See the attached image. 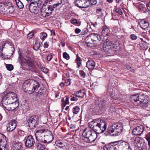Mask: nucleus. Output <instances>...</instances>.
<instances>
[{
    "instance_id": "obj_45",
    "label": "nucleus",
    "mask_w": 150,
    "mask_h": 150,
    "mask_svg": "<svg viewBox=\"0 0 150 150\" xmlns=\"http://www.w3.org/2000/svg\"><path fill=\"white\" fill-rule=\"evenodd\" d=\"M63 57L67 60H69L70 59L69 55L66 52H64L63 53Z\"/></svg>"
},
{
    "instance_id": "obj_39",
    "label": "nucleus",
    "mask_w": 150,
    "mask_h": 150,
    "mask_svg": "<svg viewBox=\"0 0 150 150\" xmlns=\"http://www.w3.org/2000/svg\"><path fill=\"white\" fill-rule=\"evenodd\" d=\"M145 138L148 142L149 147H150V132L146 134Z\"/></svg>"
},
{
    "instance_id": "obj_30",
    "label": "nucleus",
    "mask_w": 150,
    "mask_h": 150,
    "mask_svg": "<svg viewBox=\"0 0 150 150\" xmlns=\"http://www.w3.org/2000/svg\"><path fill=\"white\" fill-rule=\"evenodd\" d=\"M15 1L17 6L19 8H23L24 5L20 0H15Z\"/></svg>"
},
{
    "instance_id": "obj_64",
    "label": "nucleus",
    "mask_w": 150,
    "mask_h": 150,
    "mask_svg": "<svg viewBox=\"0 0 150 150\" xmlns=\"http://www.w3.org/2000/svg\"><path fill=\"white\" fill-rule=\"evenodd\" d=\"M48 44L47 42H45L44 44V47L45 48H46L48 47Z\"/></svg>"
},
{
    "instance_id": "obj_20",
    "label": "nucleus",
    "mask_w": 150,
    "mask_h": 150,
    "mask_svg": "<svg viewBox=\"0 0 150 150\" xmlns=\"http://www.w3.org/2000/svg\"><path fill=\"white\" fill-rule=\"evenodd\" d=\"M95 66V62L91 59L89 60L86 62V67L89 70L93 69Z\"/></svg>"
},
{
    "instance_id": "obj_56",
    "label": "nucleus",
    "mask_w": 150,
    "mask_h": 150,
    "mask_svg": "<svg viewBox=\"0 0 150 150\" xmlns=\"http://www.w3.org/2000/svg\"><path fill=\"white\" fill-rule=\"evenodd\" d=\"M52 55L51 54H50L48 55L47 57V61H50L51 60V59H52Z\"/></svg>"
},
{
    "instance_id": "obj_32",
    "label": "nucleus",
    "mask_w": 150,
    "mask_h": 150,
    "mask_svg": "<svg viewBox=\"0 0 150 150\" xmlns=\"http://www.w3.org/2000/svg\"><path fill=\"white\" fill-rule=\"evenodd\" d=\"M80 108L78 106H75L72 109V112L74 114H77L79 111Z\"/></svg>"
},
{
    "instance_id": "obj_18",
    "label": "nucleus",
    "mask_w": 150,
    "mask_h": 150,
    "mask_svg": "<svg viewBox=\"0 0 150 150\" xmlns=\"http://www.w3.org/2000/svg\"><path fill=\"white\" fill-rule=\"evenodd\" d=\"M7 138L2 134H0V147H5L7 144Z\"/></svg>"
},
{
    "instance_id": "obj_5",
    "label": "nucleus",
    "mask_w": 150,
    "mask_h": 150,
    "mask_svg": "<svg viewBox=\"0 0 150 150\" xmlns=\"http://www.w3.org/2000/svg\"><path fill=\"white\" fill-rule=\"evenodd\" d=\"M18 60L23 67L25 66L26 68L28 70L32 71L35 68L34 62L30 58L25 56L23 57L19 54Z\"/></svg>"
},
{
    "instance_id": "obj_63",
    "label": "nucleus",
    "mask_w": 150,
    "mask_h": 150,
    "mask_svg": "<svg viewBox=\"0 0 150 150\" xmlns=\"http://www.w3.org/2000/svg\"><path fill=\"white\" fill-rule=\"evenodd\" d=\"M59 5V4L57 3L55 4H53V5H50V6H52V8L53 9H54V8H55L57 7Z\"/></svg>"
},
{
    "instance_id": "obj_54",
    "label": "nucleus",
    "mask_w": 150,
    "mask_h": 150,
    "mask_svg": "<svg viewBox=\"0 0 150 150\" xmlns=\"http://www.w3.org/2000/svg\"><path fill=\"white\" fill-rule=\"evenodd\" d=\"M126 68L128 70H130L131 71L134 70V68L133 67H130L129 65H127L126 67Z\"/></svg>"
},
{
    "instance_id": "obj_15",
    "label": "nucleus",
    "mask_w": 150,
    "mask_h": 150,
    "mask_svg": "<svg viewBox=\"0 0 150 150\" xmlns=\"http://www.w3.org/2000/svg\"><path fill=\"white\" fill-rule=\"evenodd\" d=\"M17 125V121L13 120L10 121L7 125V130L8 131L12 132L16 127Z\"/></svg>"
},
{
    "instance_id": "obj_27",
    "label": "nucleus",
    "mask_w": 150,
    "mask_h": 150,
    "mask_svg": "<svg viewBox=\"0 0 150 150\" xmlns=\"http://www.w3.org/2000/svg\"><path fill=\"white\" fill-rule=\"evenodd\" d=\"M77 97L80 98H83L85 95V92L84 90L79 91L77 92L76 93Z\"/></svg>"
},
{
    "instance_id": "obj_1",
    "label": "nucleus",
    "mask_w": 150,
    "mask_h": 150,
    "mask_svg": "<svg viewBox=\"0 0 150 150\" xmlns=\"http://www.w3.org/2000/svg\"><path fill=\"white\" fill-rule=\"evenodd\" d=\"M36 140L40 142L49 143L54 139L52 132L47 129H41L37 130L35 134Z\"/></svg>"
},
{
    "instance_id": "obj_13",
    "label": "nucleus",
    "mask_w": 150,
    "mask_h": 150,
    "mask_svg": "<svg viewBox=\"0 0 150 150\" xmlns=\"http://www.w3.org/2000/svg\"><path fill=\"white\" fill-rule=\"evenodd\" d=\"M40 6L35 5L34 4H29L28 5L27 8L29 10L30 12L37 14L40 12L41 10L40 7Z\"/></svg>"
},
{
    "instance_id": "obj_48",
    "label": "nucleus",
    "mask_w": 150,
    "mask_h": 150,
    "mask_svg": "<svg viewBox=\"0 0 150 150\" xmlns=\"http://www.w3.org/2000/svg\"><path fill=\"white\" fill-rule=\"evenodd\" d=\"M130 39L132 40H135L137 38V35L134 34H131L130 35Z\"/></svg>"
},
{
    "instance_id": "obj_44",
    "label": "nucleus",
    "mask_w": 150,
    "mask_h": 150,
    "mask_svg": "<svg viewBox=\"0 0 150 150\" xmlns=\"http://www.w3.org/2000/svg\"><path fill=\"white\" fill-rule=\"evenodd\" d=\"M88 1L89 2V5L90 4L92 5H95L97 3L96 0H88Z\"/></svg>"
},
{
    "instance_id": "obj_12",
    "label": "nucleus",
    "mask_w": 150,
    "mask_h": 150,
    "mask_svg": "<svg viewBox=\"0 0 150 150\" xmlns=\"http://www.w3.org/2000/svg\"><path fill=\"white\" fill-rule=\"evenodd\" d=\"M53 10L52 6H50L47 7H43L41 10V13L43 16H48L52 14V11Z\"/></svg>"
},
{
    "instance_id": "obj_11",
    "label": "nucleus",
    "mask_w": 150,
    "mask_h": 150,
    "mask_svg": "<svg viewBox=\"0 0 150 150\" xmlns=\"http://www.w3.org/2000/svg\"><path fill=\"white\" fill-rule=\"evenodd\" d=\"M88 0H75L74 3L76 6L80 8H87L89 6Z\"/></svg>"
},
{
    "instance_id": "obj_41",
    "label": "nucleus",
    "mask_w": 150,
    "mask_h": 150,
    "mask_svg": "<svg viewBox=\"0 0 150 150\" xmlns=\"http://www.w3.org/2000/svg\"><path fill=\"white\" fill-rule=\"evenodd\" d=\"M76 60L77 62V65L78 66V67H79L81 64L80 62L81 59L78 55H76Z\"/></svg>"
},
{
    "instance_id": "obj_16",
    "label": "nucleus",
    "mask_w": 150,
    "mask_h": 150,
    "mask_svg": "<svg viewBox=\"0 0 150 150\" xmlns=\"http://www.w3.org/2000/svg\"><path fill=\"white\" fill-rule=\"evenodd\" d=\"M144 127L142 125H140L134 128L132 131L133 134L135 135H140L143 133Z\"/></svg>"
},
{
    "instance_id": "obj_25",
    "label": "nucleus",
    "mask_w": 150,
    "mask_h": 150,
    "mask_svg": "<svg viewBox=\"0 0 150 150\" xmlns=\"http://www.w3.org/2000/svg\"><path fill=\"white\" fill-rule=\"evenodd\" d=\"M120 141L113 142V147L114 150H119L120 148L122 146V144H119Z\"/></svg>"
},
{
    "instance_id": "obj_6",
    "label": "nucleus",
    "mask_w": 150,
    "mask_h": 150,
    "mask_svg": "<svg viewBox=\"0 0 150 150\" xmlns=\"http://www.w3.org/2000/svg\"><path fill=\"white\" fill-rule=\"evenodd\" d=\"M101 39V37L99 35L91 33L85 38V41L87 47H93L97 46L98 42Z\"/></svg>"
},
{
    "instance_id": "obj_28",
    "label": "nucleus",
    "mask_w": 150,
    "mask_h": 150,
    "mask_svg": "<svg viewBox=\"0 0 150 150\" xmlns=\"http://www.w3.org/2000/svg\"><path fill=\"white\" fill-rule=\"evenodd\" d=\"M102 33L103 35L104 34L108 35L110 34V30L106 26H103V27Z\"/></svg>"
},
{
    "instance_id": "obj_57",
    "label": "nucleus",
    "mask_w": 150,
    "mask_h": 150,
    "mask_svg": "<svg viewBox=\"0 0 150 150\" xmlns=\"http://www.w3.org/2000/svg\"><path fill=\"white\" fill-rule=\"evenodd\" d=\"M59 92L58 91H56L55 93V98H59L60 97V96H59Z\"/></svg>"
},
{
    "instance_id": "obj_55",
    "label": "nucleus",
    "mask_w": 150,
    "mask_h": 150,
    "mask_svg": "<svg viewBox=\"0 0 150 150\" xmlns=\"http://www.w3.org/2000/svg\"><path fill=\"white\" fill-rule=\"evenodd\" d=\"M34 35V33L33 32H31L28 34V36L29 38H31L33 37Z\"/></svg>"
},
{
    "instance_id": "obj_50",
    "label": "nucleus",
    "mask_w": 150,
    "mask_h": 150,
    "mask_svg": "<svg viewBox=\"0 0 150 150\" xmlns=\"http://www.w3.org/2000/svg\"><path fill=\"white\" fill-rule=\"evenodd\" d=\"M65 83L66 85L68 86L71 83V80L70 79H66L65 81Z\"/></svg>"
},
{
    "instance_id": "obj_34",
    "label": "nucleus",
    "mask_w": 150,
    "mask_h": 150,
    "mask_svg": "<svg viewBox=\"0 0 150 150\" xmlns=\"http://www.w3.org/2000/svg\"><path fill=\"white\" fill-rule=\"evenodd\" d=\"M34 4L35 5H40L41 4L40 3V0H31V2L29 4Z\"/></svg>"
},
{
    "instance_id": "obj_46",
    "label": "nucleus",
    "mask_w": 150,
    "mask_h": 150,
    "mask_svg": "<svg viewBox=\"0 0 150 150\" xmlns=\"http://www.w3.org/2000/svg\"><path fill=\"white\" fill-rule=\"evenodd\" d=\"M115 12L120 15H121L122 14V9L120 8H117L115 9Z\"/></svg>"
},
{
    "instance_id": "obj_14",
    "label": "nucleus",
    "mask_w": 150,
    "mask_h": 150,
    "mask_svg": "<svg viewBox=\"0 0 150 150\" xmlns=\"http://www.w3.org/2000/svg\"><path fill=\"white\" fill-rule=\"evenodd\" d=\"M4 96L8 99L7 100H9V102H12L13 103L17 100V95L14 92L8 93Z\"/></svg>"
},
{
    "instance_id": "obj_47",
    "label": "nucleus",
    "mask_w": 150,
    "mask_h": 150,
    "mask_svg": "<svg viewBox=\"0 0 150 150\" xmlns=\"http://www.w3.org/2000/svg\"><path fill=\"white\" fill-rule=\"evenodd\" d=\"M144 8V5L143 4H140L138 6V8L141 11H143Z\"/></svg>"
},
{
    "instance_id": "obj_53",
    "label": "nucleus",
    "mask_w": 150,
    "mask_h": 150,
    "mask_svg": "<svg viewBox=\"0 0 150 150\" xmlns=\"http://www.w3.org/2000/svg\"><path fill=\"white\" fill-rule=\"evenodd\" d=\"M31 0H26V1H25L24 4L25 5V7L26 8H27L28 5H29V4H28V3L29 2H30V3L31 2Z\"/></svg>"
},
{
    "instance_id": "obj_61",
    "label": "nucleus",
    "mask_w": 150,
    "mask_h": 150,
    "mask_svg": "<svg viewBox=\"0 0 150 150\" xmlns=\"http://www.w3.org/2000/svg\"><path fill=\"white\" fill-rule=\"evenodd\" d=\"M88 32L87 29L86 28H84L81 32L82 34L84 35L86 33Z\"/></svg>"
},
{
    "instance_id": "obj_22",
    "label": "nucleus",
    "mask_w": 150,
    "mask_h": 150,
    "mask_svg": "<svg viewBox=\"0 0 150 150\" xmlns=\"http://www.w3.org/2000/svg\"><path fill=\"white\" fill-rule=\"evenodd\" d=\"M8 99L6 96H4L2 98V104L4 108H6V107L8 106L9 104L13 103L12 102H9V100H7Z\"/></svg>"
},
{
    "instance_id": "obj_4",
    "label": "nucleus",
    "mask_w": 150,
    "mask_h": 150,
    "mask_svg": "<svg viewBox=\"0 0 150 150\" xmlns=\"http://www.w3.org/2000/svg\"><path fill=\"white\" fill-rule=\"evenodd\" d=\"M88 125L97 133H103L106 129L105 122L102 120H100V122L96 120L92 121L88 123Z\"/></svg>"
},
{
    "instance_id": "obj_51",
    "label": "nucleus",
    "mask_w": 150,
    "mask_h": 150,
    "mask_svg": "<svg viewBox=\"0 0 150 150\" xmlns=\"http://www.w3.org/2000/svg\"><path fill=\"white\" fill-rule=\"evenodd\" d=\"M147 11L150 14V2L148 3L146 5Z\"/></svg>"
},
{
    "instance_id": "obj_21",
    "label": "nucleus",
    "mask_w": 150,
    "mask_h": 150,
    "mask_svg": "<svg viewBox=\"0 0 150 150\" xmlns=\"http://www.w3.org/2000/svg\"><path fill=\"white\" fill-rule=\"evenodd\" d=\"M139 25L143 29L147 28L149 26V23L145 19H142L140 22Z\"/></svg>"
},
{
    "instance_id": "obj_49",
    "label": "nucleus",
    "mask_w": 150,
    "mask_h": 150,
    "mask_svg": "<svg viewBox=\"0 0 150 150\" xmlns=\"http://www.w3.org/2000/svg\"><path fill=\"white\" fill-rule=\"evenodd\" d=\"M79 74L83 78H84L85 77L86 74L82 70L79 71Z\"/></svg>"
},
{
    "instance_id": "obj_42",
    "label": "nucleus",
    "mask_w": 150,
    "mask_h": 150,
    "mask_svg": "<svg viewBox=\"0 0 150 150\" xmlns=\"http://www.w3.org/2000/svg\"><path fill=\"white\" fill-rule=\"evenodd\" d=\"M45 90H44V89H42V88H40L39 90L38 93L39 94H40L41 96H43L45 94Z\"/></svg>"
},
{
    "instance_id": "obj_10",
    "label": "nucleus",
    "mask_w": 150,
    "mask_h": 150,
    "mask_svg": "<svg viewBox=\"0 0 150 150\" xmlns=\"http://www.w3.org/2000/svg\"><path fill=\"white\" fill-rule=\"evenodd\" d=\"M24 140L25 146L28 148L31 147L35 143L34 139L31 135L25 137Z\"/></svg>"
},
{
    "instance_id": "obj_8",
    "label": "nucleus",
    "mask_w": 150,
    "mask_h": 150,
    "mask_svg": "<svg viewBox=\"0 0 150 150\" xmlns=\"http://www.w3.org/2000/svg\"><path fill=\"white\" fill-rule=\"evenodd\" d=\"M38 117L36 115L32 116L28 120V126L31 128L34 129L38 125Z\"/></svg>"
},
{
    "instance_id": "obj_17",
    "label": "nucleus",
    "mask_w": 150,
    "mask_h": 150,
    "mask_svg": "<svg viewBox=\"0 0 150 150\" xmlns=\"http://www.w3.org/2000/svg\"><path fill=\"white\" fill-rule=\"evenodd\" d=\"M102 49L108 54H112V47L110 45L106 44V43H104L102 45Z\"/></svg>"
},
{
    "instance_id": "obj_7",
    "label": "nucleus",
    "mask_w": 150,
    "mask_h": 150,
    "mask_svg": "<svg viewBox=\"0 0 150 150\" xmlns=\"http://www.w3.org/2000/svg\"><path fill=\"white\" fill-rule=\"evenodd\" d=\"M82 135L84 137L83 139L88 143L93 142L97 136L96 133H93L91 130L86 128L83 131Z\"/></svg>"
},
{
    "instance_id": "obj_60",
    "label": "nucleus",
    "mask_w": 150,
    "mask_h": 150,
    "mask_svg": "<svg viewBox=\"0 0 150 150\" xmlns=\"http://www.w3.org/2000/svg\"><path fill=\"white\" fill-rule=\"evenodd\" d=\"M106 134L108 133V135H110L111 134V133H112V129H108L107 130V132H106Z\"/></svg>"
},
{
    "instance_id": "obj_43",
    "label": "nucleus",
    "mask_w": 150,
    "mask_h": 150,
    "mask_svg": "<svg viewBox=\"0 0 150 150\" xmlns=\"http://www.w3.org/2000/svg\"><path fill=\"white\" fill-rule=\"evenodd\" d=\"M96 11L97 15L99 17H101V15L102 14L101 9H96Z\"/></svg>"
},
{
    "instance_id": "obj_59",
    "label": "nucleus",
    "mask_w": 150,
    "mask_h": 150,
    "mask_svg": "<svg viewBox=\"0 0 150 150\" xmlns=\"http://www.w3.org/2000/svg\"><path fill=\"white\" fill-rule=\"evenodd\" d=\"M71 23L74 24H79V22L77 21L76 19H74L72 20L71 22Z\"/></svg>"
},
{
    "instance_id": "obj_40",
    "label": "nucleus",
    "mask_w": 150,
    "mask_h": 150,
    "mask_svg": "<svg viewBox=\"0 0 150 150\" xmlns=\"http://www.w3.org/2000/svg\"><path fill=\"white\" fill-rule=\"evenodd\" d=\"M6 67L7 69L9 71H11L13 68V66L10 64H7L6 65Z\"/></svg>"
},
{
    "instance_id": "obj_52",
    "label": "nucleus",
    "mask_w": 150,
    "mask_h": 150,
    "mask_svg": "<svg viewBox=\"0 0 150 150\" xmlns=\"http://www.w3.org/2000/svg\"><path fill=\"white\" fill-rule=\"evenodd\" d=\"M71 100L72 101H76L78 100V98L76 97V96H71Z\"/></svg>"
},
{
    "instance_id": "obj_35",
    "label": "nucleus",
    "mask_w": 150,
    "mask_h": 150,
    "mask_svg": "<svg viewBox=\"0 0 150 150\" xmlns=\"http://www.w3.org/2000/svg\"><path fill=\"white\" fill-rule=\"evenodd\" d=\"M40 46V43H35L33 46V49L35 51H37L39 50Z\"/></svg>"
},
{
    "instance_id": "obj_36",
    "label": "nucleus",
    "mask_w": 150,
    "mask_h": 150,
    "mask_svg": "<svg viewBox=\"0 0 150 150\" xmlns=\"http://www.w3.org/2000/svg\"><path fill=\"white\" fill-rule=\"evenodd\" d=\"M69 98L67 97H66L65 101L63 102V103H62V107H64L67 104H69Z\"/></svg>"
},
{
    "instance_id": "obj_62",
    "label": "nucleus",
    "mask_w": 150,
    "mask_h": 150,
    "mask_svg": "<svg viewBox=\"0 0 150 150\" xmlns=\"http://www.w3.org/2000/svg\"><path fill=\"white\" fill-rule=\"evenodd\" d=\"M18 133L19 135L21 136H23L24 134V132L23 131L21 130H19L18 132Z\"/></svg>"
},
{
    "instance_id": "obj_19",
    "label": "nucleus",
    "mask_w": 150,
    "mask_h": 150,
    "mask_svg": "<svg viewBox=\"0 0 150 150\" xmlns=\"http://www.w3.org/2000/svg\"><path fill=\"white\" fill-rule=\"evenodd\" d=\"M144 139L140 137L136 138L135 142L136 143V146L140 148L143 147L144 142Z\"/></svg>"
},
{
    "instance_id": "obj_29",
    "label": "nucleus",
    "mask_w": 150,
    "mask_h": 150,
    "mask_svg": "<svg viewBox=\"0 0 150 150\" xmlns=\"http://www.w3.org/2000/svg\"><path fill=\"white\" fill-rule=\"evenodd\" d=\"M123 147L122 150H132L129 144L127 142H125L122 144Z\"/></svg>"
},
{
    "instance_id": "obj_58",
    "label": "nucleus",
    "mask_w": 150,
    "mask_h": 150,
    "mask_svg": "<svg viewBox=\"0 0 150 150\" xmlns=\"http://www.w3.org/2000/svg\"><path fill=\"white\" fill-rule=\"evenodd\" d=\"M42 71L45 73H47L48 72V69L46 68H42Z\"/></svg>"
},
{
    "instance_id": "obj_26",
    "label": "nucleus",
    "mask_w": 150,
    "mask_h": 150,
    "mask_svg": "<svg viewBox=\"0 0 150 150\" xmlns=\"http://www.w3.org/2000/svg\"><path fill=\"white\" fill-rule=\"evenodd\" d=\"M22 147V144L21 142L15 143L13 144V150H19Z\"/></svg>"
},
{
    "instance_id": "obj_2",
    "label": "nucleus",
    "mask_w": 150,
    "mask_h": 150,
    "mask_svg": "<svg viewBox=\"0 0 150 150\" xmlns=\"http://www.w3.org/2000/svg\"><path fill=\"white\" fill-rule=\"evenodd\" d=\"M131 102L134 105H138L141 104L144 105L145 109L150 111V104L148 103L147 98L144 96V94H135L132 95L130 97Z\"/></svg>"
},
{
    "instance_id": "obj_23",
    "label": "nucleus",
    "mask_w": 150,
    "mask_h": 150,
    "mask_svg": "<svg viewBox=\"0 0 150 150\" xmlns=\"http://www.w3.org/2000/svg\"><path fill=\"white\" fill-rule=\"evenodd\" d=\"M8 48H9L8 50V54L7 56L10 57L13 55L15 51V48L13 46V44L12 43H11V44H10Z\"/></svg>"
},
{
    "instance_id": "obj_38",
    "label": "nucleus",
    "mask_w": 150,
    "mask_h": 150,
    "mask_svg": "<svg viewBox=\"0 0 150 150\" xmlns=\"http://www.w3.org/2000/svg\"><path fill=\"white\" fill-rule=\"evenodd\" d=\"M11 43L10 42H8L7 43H5L2 46V48L1 47L0 49L1 50V52L3 50V49L4 48L5 46L6 47H8L9 46V45L10 44H11Z\"/></svg>"
},
{
    "instance_id": "obj_24",
    "label": "nucleus",
    "mask_w": 150,
    "mask_h": 150,
    "mask_svg": "<svg viewBox=\"0 0 150 150\" xmlns=\"http://www.w3.org/2000/svg\"><path fill=\"white\" fill-rule=\"evenodd\" d=\"M17 107L16 104L13 103L9 104L8 106L6 107L5 109L8 111H12L14 110Z\"/></svg>"
},
{
    "instance_id": "obj_3",
    "label": "nucleus",
    "mask_w": 150,
    "mask_h": 150,
    "mask_svg": "<svg viewBox=\"0 0 150 150\" xmlns=\"http://www.w3.org/2000/svg\"><path fill=\"white\" fill-rule=\"evenodd\" d=\"M39 84L35 80L29 79L25 81L22 86L24 91L28 93L31 94L35 91L38 90Z\"/></svg>"
},
{
    "instance_id": "obj_33",
    "label": "nucleus",
    "mask_w": 150,
    "mask_h": 150,
    "mask_svg": "<svg viewBox=\"0 0 150 150\" xmlns=\"http://www.w3.org/2000/svg\"><path fill=\"white\" fill-rule=\"evenodd\" d=\"M56 143L57 146L61 148L65 146L63 142L60 141L56 142Z\"/></svg>"
},
{
    "instance_id": "obj_37",
    "label": "nucleus",
    "mask_w": 150,
    "mask_h": 150,
    "mask_svg": "<svg viewBox=\"0 0 150 150\" xmlns=\"http://www.w3.org/2000/svg\"><path fill=\"white\" fill-rule=\"evenodd\" d=\"M47 36V34L45 32H42L40 33V36L42 40H43L46 38Z\"/></svg>"
},
{
    "instance_id": "obj_9",
    "label": "nucleus",
    "mask_w": 150,
    "mask_h": 150,
    "mask_svg": "<svg viewBox=\"0 0 150 150\" xmlns=\"http://www.w3.org/2000/svg\"><path fill=\"white\" fill-rule=\"evenodd\" d=\"M122 124L116 122L113 124V136H118L121 133L122 128Z\"/></svg>"
},
{
    "instance_id": "obj_31",
    "label": "nucleus",
    "mask_w": 150,
    "mask_h": 150,
    "mask_svg": "<svg viewBox=\"0 0 150 150\" xmlns=\"http://www.w3.org/2000/svg\"><path fill=\"white\" fill-rule=\"evenodd\" d=\"M112 142L108 145L105 146L103 147L104 150H112V145L111 144Z\"/></svg>"
}]
</instances>
